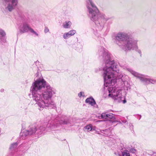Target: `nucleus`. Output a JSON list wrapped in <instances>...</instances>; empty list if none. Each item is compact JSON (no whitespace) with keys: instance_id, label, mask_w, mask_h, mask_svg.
I'll return each instance as SVG.
<instances>
[{"instance_id":"24","label":"nucleus","mask_w":156,"mask_h":156,"mask_svg":"<svg viewBox=\"0 0 156 156\" xmlns=\"http://www.w3.org/2000/svg\"><path fill=\"white\" fill-rule=\"evenodd\" d=\"M136 150L134 148H132L130 149V151L133 153H135L136 152Z\"/></svg>"},{"instance_id":"23","label":"nucleus","mask_w":156,"mask_h":156,"mask_svg":"<svg viewBox=\"0 0 156 156\" xmlns=\"http://www.w3.org/2000/svg\"><path fill=\"white\" fill-rule=\"evenodd\" d=\"M30 31L31 33H33L37 36L38 35V34L32 28L30 29Z\"/></svg>"},{"instance_id":"3","label":"nucleus","mask_w":156,"mask_h":156,"mask_svg":"<svg viewBox=\"0 0 156 156\" xmlns=\"http://www.w3.org/2000/svg\"><path fill=\"white\" fill-rule=\"evenodd\" d=\"M69 122V119L65 115H62L61 118L57 117L55 118L52 116L47 124L44 123L38 125L34 123L29 126L27 129L21 132L20 138L24 140L29 135L40 136L43 134L45 130H54L60 125L66 124Z\"/></svg>"},{"instance_id":"9","label":"nucleus","mask_w":156,"mask_h":156,"mask_svg":"<svg viewBox=\"0 0 156 156\" xmlns=\"http://www.w3.org/2000/svg\"><path fill=\"white\" fill-rule=\"evenodd\" d=\"M6 35L5 32L2 29H0V43L3 44V43L6 42V39L5 38Z\"/></svg>"},{"instance_id":"11","label":"nucleus","mask_w":156,"mask_h":156,"mask_svg":"<svg viewBox=\"0 0 156 156\" xmlns=\"http://www.w3.org/2000/svg\"><path fill=\"white\" fill-rule=\"evenodd\" d=\"M18 146V143L17 142L13 143L12 144L10 147V149L11 151H16V148Z\"/></svg>"},{"instance_id":"19","label":"nucleus","mask_w":156,"mask_h":156,"mask_svg":"<svg viewBox=\"0 0 156 156\" xmlns=\"http://www.w3.org/2000/svg\"><path fill=\"white\" fill-rule=\"evenodd\" d=\"M108 116V114L105 113H102L101 115V118L103 119H107Z\"/></svg>"},{"instance_id":"2","label":"nucleus","mask_w":156,"mask_h":156,"mask_svg":"<svg viewBox=\"0 0 156 156\" xmlns=\"http://www.w3.org/2000/svg\"><path fill=\"white\" fill-rule=\"evenodd\" d=\"M32 98L36 102L40 110L43 108L55 109L56 105L51 100L55 92L53 89L43 79L39 78L33 83L30 88Z\"/></svg>"},{"instance_id":"13","label":"nucleus","mask_w":156,"mask_h":156,"mask_svg":"<svg viewBox=\"0 0 156 156\" xmlns=\"http://www.w3.org/2000/svg\"><path fill=\"white\" fill-rule=\"evenodd\" d=\"M123 82L124 83V87L125 89L126 88L127 90H128L129 89H130L129 84L128 83L127 81H123Z\"/></svg>"},{"instance_id":"27","label":"nucleus","mask_w":156,"mask_h":156,"mask_svg":"<svg viewBox=\"0 0 156 156\" xmlns=\"http://www.w3.org/2000/svg\"><path fill=\"white\" fill-rule=\"evenodd\" d=\"M141 117V115H137V118L139 119L140 120Z\"/></svg>"},{"instance_id":"30","label":"nucleus","mask_w":156,"mask_h":156,"mask_svg":"<svg viewBox=\"0 0 156 156\" xmlns=\"http://www.w3.org/2000/svg\"><path fill=\"white\" fill-rule=\"evenodd\" d=\"M16 153H14V154H13V155L14 156H15L16 155Z\"/></svg>"},{"instance_id":"20","label":"nucleus","mask_w":156,"mask_h":156,"mask_svg":"<svg viewBox=\"0 0 156 156\" xmlns=\"http://www.w3.org/2000/svg\"><path fill=\"white\" fill-rule=\"evenodd\" d=\"M147 83H154V81L153 80H152L151 79L149 78H147Z\"/></svg>"},{"instance_id":"1","label":"nucleus","mask_w":156,"mask_h":156,"mask_svg":"<svg viewBox=\"0 0 156 156\" xmlns=\"http://www.w3.org/2000/svg\"><path fill=\"white\" fill-rule=\"evenodd\" d=\"M99 52V54L101 55L100 58L102 60L105 64L103 68V74L104 81V90H106V94L108 93L107 96H106L105 93H104V97L105 98L111 97L117 102H122L123 103L125 104L126 102V100L125 98L122 97L120 93L121 90H117L113 89V87H110L112 81L114 82L115 79L117 80L116 74H115V73L119 74V70L114 60L111 59V54L104 48L101 47Z\"/></svg>"},{"instance_id":"29","label":"nucleus","mask_w":156,"mask_h":156,"mask_svg":"<svg viewBox=\"0 0 156 156\" xmlns=\"http://www.w3.org/2000/svg\"><path fill=\"white\" fill-rule=\"evenodd\" d=\"M4 91V90L3 89H1L0 90V91L2 92H3Z\"/></svg>"},{"instance_id":"6","label":"nucleus","mask_w":156,"mask_h":156,"mask_svg":"<svg viewBox=\"0 0 156 156\" xmlns=\"http://www.w3.org/2000/svg\"><path fill=\"white\" fill-rule=\"evenodd\" d=\"M21 17L23 21V24L21 25L19 27L20 32L21 33H24L28 32L29 30L30 31V29L31 28L30 27L28 24L26 23L28 22L27 18L24 16H22Z\"/></svg>"},{"instance_id":"31","label":"nucleus","mask_w":156,"mask_h":156,"mask_svg":"<svg viewBox=\"0 0 156 156\" xmlns=\"http://www.w3.org/2000/svg\"><path fill=\"white\" fill-rule=\"evenodd\" d=\"M149 152H151V154H153V152L152 151H150Z\"/></svg>"},{"instance_id":"10","label":"nucleus","mask_w":156,"mask_h":156,"mask_svg":"<svg viewBox=\"0 0 156 156\" xmlns=\"http://www.w3.org/2000/svg\"><path fill=\"white\" fill-rule=\"evenodd\" d=\"M85 102L86 103H89L90 105H91L92 106H94L96 105L95 107L96 108H98V106L96 105V102L94 99L91 97L89 98H87L85 100Z\"/></svg>"},{"instance_id":"22","label":"nucleus","mask_w":156,"mask_h":156,"mask_svg":"<svg viewBox=\"0 0 156 156\" xmlns=\"http://www.w3.org/2000/svg\"><path fill=\"white\" fill-rule=\"evenodd\" d=\"M84 92H80L79 94H78V96L80 98L82 96L83 97H84L85 96V95L84 94Z\"/></svg>"},{"instance_id":"18","label":"nucleus","mask_w":156,"mask_h":156,"mask_svg":"<svg viewBox=\"0 0 156 156\" xmlns=\"http://www.w3.org/2000/svg\"><path fill=\"white\" fill-rule=\"evenodd\" d=\"M84 128L87 129L88 131H91L92 129L91 126L90 125H87L84 127Z\"/></svg>"},{"instance_id":"25","label":"nucleus","mask_w":156,"mask_h":156,"mask_svg":"<svg viewBox=\"0 0 156 156\" xmlns=\"http://www.w3.org/2000/svg\"><path fill=\"white\" fill-rule=\"evenodd\" d=\"M129 129L131 130H132L133 129V126L132 125V124H129Z\"/></svg>"},{"instance_id":"28","label":"nucleus","mask_w":156,"mask_h":156,"mask_svg":"<svg viewBox=\"0 0 156 156\" xmlns=\"http://www.w3.org/2000/svg\"><path fill=\"white\" fill-rule=\"evenodd\" d=\"M123 77V76L122 75H120L119 76V77L118 78V79L121 78V80H123L122 78Z\"/></svg>"},{"instance_id":"21","label":"nucleus","mask_w":156,"mask_h":156,"mask_svg":"<svg viewBox=\"0 0 156 156\" xmlns=\"http://www.w3.org/2000/svg\"><path fill=\"white\" fill-rule=\"evenodd\" d=\"M122 156H130L129 154L127 152H123L122 154Z\"/></svg>"},{"instance_id":"8","label":"nucleus","mask_w":156,"mask_h":156,"mask_svg":"<svg viewBox=\"0 0 156 156\" xmlns=\"http://www.w3.org/2000/svg\"><path fill=\"white\" fill-rule=\"evenodd\" d=\"M127 70L133 75L139 78L142 82L146 81V79L142 75L139 74L138 73L133 71L131 69L127 68Z\"/></svg>"},{"instance_id":"4","label":"nucleus","mask_w":156,"mask_h":156,"mask_svg":"<svg viewBox=\"0 0 156 156\" xmlns=\"http://www.w3.org/2000/svg\"><path fill=\"white\" fill-rule=\"evenodd\" d=\"M117 45L125 51L135 50L139 54L141 51L138 48L137 41L124 32H119L115 36Z\"/></svg>"},{"instance_id":"7","label":"nucleus","mask_w":156,"mask_h":156,"mask_svg":"<svg viewBox=\"0 0 156 156\" xmlns=\"http://www.w3.org/2000/svg\"><path fill=\"white\" fill-rule=\"evenodd\" d=\"M5 2H9L6 9L9 11L11 12L14 9L17 5L18 0H4Z\"/></svg>"},{"instance_id":"26","label":"nucleus","mask_w":156,"mask_h":156,"mask_svg":"<svg viewBox=\"0 0 156 156\" xmlns=\"http://www.w3.org/2000/svg\"><path fill=\"white\" fill-rule=\"evenodd\" d=\"M49 29L47 27H45L44 29V31L45 33H47L49 31Z\"/></svg>"},{"instance_id":"17","label":"nucleus","mask_w":156,"mask_h":156,"mask_svg":"<svg viewBox=\"0 0 156 156\" xmlns=\"http://www.w3.org/2000/svg\"><path fill=\"white\" fill-rule=\"evenodd\" d=\"M68 32L70 36H71L73 35L74 34H75L76 32L75 30H73L70 31Z\"/></svg>"},{"instance_id":"15","label":"nucleus","mask_w":156,"mask_h":156,"mask_svg":"<svg viewBox=\"0 0 156 156\" xmlns=\"http://www.w3.org/2000/svg\"><path fill=\"white\" fill-rule=\"evenodd\" d=\"M108 116L107 120H109V119H115V117L114 116V114L112 113L108 114Z\"/></svg>"},{"instance_id":"12","label":"nucleus","mask_w":156,"mask_h":156,"mask_svg":"<svg viewBox=\"0 0 156 156\" xmlns=\"http://www.w3.org/2000/svg\"><path fill=\"white\" fill-rule=\"evenodd\" d=\"M72 23L70 21H66L63 24V27L65 28H69L70 27Z\"/></svg>"},{"instance_id":"5","label":"nucleus","mask_w":156,"mask_h":156,"mask_svg":"<svg viewBox=\"0 0 156 156\" xmlns=\"http://www.w3.org/2000/svg\"><path fill=\"white\" fill-rule=\"evenodd\" d=\"M86 6L88 12V16L90 20L94 22L99 30H101L104 27V20L107 21L108 18L101 14L92 0H86Z\"/></svg>"},{"instance_id":"14","label":"nucleus","mask_w":156,"mask_h":156,"mask_svg":"<svg viewBox=\"0 0 156 156\" xmlns=\"http://www.w3.org/2000/svg\"><path fill=\"white\" fill-rule=\"evenodd\" d=\"M111 129L110 128H108L105 130H102L101 131V132L104 133L105 134L107 135L110 133Z\"/></svg>"},{"instance_id":"16","label":"nucleus","mask_w":156,"mask_h":156,"mask_svg":"<svg viewBox=\"0 0 156 156\" xmlns=\"http://www.w3.org/2000/svg\"><path fill=\"white\" fill-rule=\"evenodd\" d=\"M70 37V36L68 32L64 33L63 36L64 38L66 39H68Z\"/></svg>"}]
</instances>
